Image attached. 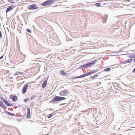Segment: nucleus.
<instances>
[{
  "mask_svg": "<svg viewBox=\"0 0 135 135\" xmlns=\"http://www.w3.org/2000/svg\"><path fill=\"white\" fill-rule=\"evenodd\" d=\"M15 8V7H14V6H10L9 7V8Z\"/></svg>",
  "mask_w": 135,
  "mask_h": 135,
  "instance_id": "22",
  "label": "nucleus"
},
{
  "mask_svg": "<svg viewBox=\"0 0 135 135\" xmlns=\"http://www.w3.org/2000/svg\"><path fill=\"white\" fill-rule=\"evenodd\" d=\"M3 102H4L5 104L7 105L8 106V102L6 100L4 99L3 100Z\"/></svg>",
  "mask_w": 135,
  "mask_h": 135,
  "instance_id": "16",
  "label": "nucleus"
},
{
  "mask_svg": "<svg viewBox=\"0 0 135 135\" xmlns=\"http://www.w3.org/2000/svg\"><path fill=\"white\" fill-rule=\"evenodd\" d=\"M0 107L2 108H4L5 107V105L3 104V103L1 101H0Z\"/></svg>",
  "mask_w": 135,
  "mask_h": 135,
  "instance_id": "12",
  "label": "nucleus"
},
{
  "mask_svg": "<svg viewBox=\"0 0 135 135\" xmlns=\"http://www.w3.org/2000/svg\"><path fill=\"white\" fill-rule=\"evenodd\" d=\"M81 5V6H84V5H83L82 4H78V5Z\"/></svg>",
  "mask_w": 135,
  "mask_h": 135,
  "instance_id": "29",
  "label": "nucleus"
},
{
  "mask_svg": "<svg viewBox=\"0 0 135 135\" xmlns=\"http://www.w3.org/2000/svg\"><path fill=\"white\" fill-rule=\"evenodd\" d=\"M66 98L59 96H56L54 98L53 100L55 101H60L65 100Z\"/></svg>",
  "mask_w": 135,
  "mask_h": 135,
  "instance_id": "3",
  "label": "nucleus"
},
{
  "mask_svg": "<svg viewBox=\"0 0 135 135\" xmlns=\"http://www.w3.org/2000/svg\"><path fill=\"white\" fill-rule=\"evenodd\" d=\"M3 55L1 57H0V59H2L3 58Z\"/></svg>",
  "mask_w": 135,
  "mask_h": 135,
  "instance_id": "30",
  "label": "nucleus"
},
{
  "mask_svg": "<svg viewBox=\"0 0 135 135\" xmlns=\"http://www.w3.org/2000/svg\"><path fill=\"white\" fill-rule=\"evenodd\" d=\"M132 61V60L131 59H129L124 61H123L122 62V64H126L127 63H129L131 62Z\"/></svg>",
  "mask_w": 135,
  "mask_h": 135,
  "instance_id": "6",
  "label": "nucleus"
},
{
  "mask_svg": "<svg viewBox=\"0 0 135 135\" xmlns=\"http://www.w3.org/2000/svg\"><path fill=\"white\" fill-rule=\"evenodd\" d=\"M29 100L28 98L27 99H24V101L25 102H26L27 101H28Z\"/></svg>",
  "mask_w": 135,
  "mask_h": 135,
  "instance_id": "25",
  "label": "nucleus"
},
{
  "mask_svg": "<svg viewBox=\"0 0 135 135\" xmlns=\"http://www.w3.org/2000/svg\"><path fill=\"white\" fill-rule=\"evenodd\" d=\"M53 114H49V115L48 118H51L53 116Z\"/></svg>",
  "mask_w": 135,
  "mask_h": 135,
  "instance_id": "19",
  "label": "nucleus"
},
{
  "mask_svg": "<svg viewBox=\"0 0 135 135\" xmlns=\"http://www.w3.org/2000/svg\"><path fill=\"white\" fill-rule=\"evenodd\" d=\"M5 7H3V8H5Z\"/></svg>",
  "mask_w": 135,
  "mask_h": 135,
  "instance_id": "35",
  "label": "nucleus"
},
{
  "mask_svg": "<svg viewBox=\"0 0 135 135\" xmlns=\"http://www.w3.org/2000/svg\"><path fill=\"white\" fill-rule=\"evenodd\" d=\"M9 115H11V116H15V115L11 113H10L9 112Z\"/></svg>",
  "mask_w": 135,
  "mask_h": 135,
  "instance_id": "24",
  "label": "nucleus"
},
{
  "mask_svg": "<svg viewBox=\"0 0 135 135\" xmlns=\"http://www.w3.org/2000/svg\"><path fill=\"white\" fill-rule=\"evenodd\" d=\"M86 76V74H83L81 75H80V76H79L76 77V78H82V77H85Z\"/></svg>",
  "mask_w": 135,
  "mask_h": 135,
  "instance_id": "15",
  "label": "nucleus"
},
{
  "mask_svg": "<svg viewBox=\"0 0 135 135\" xmlns=\"http://www.w3.org/2000/svg\"><path fill=\"white\" fill-rule=\"evenodd\" d=\"M97 61V60L93 61L91 62H89L88 63L84 64L81 66V67L84 68H88L91 66L95 64Z\"/></svg>",
  "mask_w": 135,
  "mask_h": 135,
  "instance_id": "1",
  "label": "nucleus"
},
{
  "mask_svg": "<svg viewBox=\"0 0 135 135\" xmlns=\"http://www.w3.org/2000/svg\"><path fill=\"white\" fill-rule=\"evenodd\" d=\"M96 71H95V70H92L90 71V72L91 73V74H93L96 73Z\"/></svg>",
  "mask_w": 135,
  "mask_h": 135,
  "instance_id": "18",
  "label": "nucleus"
},
{
  "mask_svg": "<svg viewBox=\"0 0 135 135\" xmlns=\"http://www.w3.org/2000/svg\"><path fill=\"white\" fill-rule=\"evenodd\" d=\"M98 75H99L98 74H95L94 76H91V79H94L95 78L98 76Z\"/></svg>",
  "mask_w": 135,
  "mask_h": 135,
  "instance_id": "14",
  "label": "nucleus"
},
{
  "mask_svg": "<svg viewBox=\"0 0 135 135\" xmlns=\"http://www.w3.org/2000/svg\"><path fill=\"white\" fill-rule=\"evenodd\" d=\"M135 71V68H134V69L132 71V72H134Z\"/></svg>",
  "mask_w": 135,
  "mask_h": 135,
  "instance_id": "31",
  "label": "nucleus"
},
{
  "mask_svg": "<svg viewBox=\"0 0 135 135\" xmlns=\"http://www.w3.org/2000/svg\"><path fill=\"white\" fill-rule=\"evenodd\" d=\"M95 6L98 7H100L101 6V4L100 3H98L95 4Z\"/></svg>",
  "mask_w": 135,
  "mask_h": 135,
  "instance_id": "13",
  "label": "nucleus"
},
{
  "mask_svg": "<svg viewBox=\"0 0 135 135\" xmlns=\"http://www.w3.org/2000/svg\"><path fill=\"white\" fill-rule=\"evenodd\" d=\"M0 36L1 37H2V32L0 31Z\"/></svg>",
  "mask_w": 135,
  "mask_h": 135,
  "instance_id": "26",
  "label": "nucleus"
},
{
  "mask_svg": "<svg viewBox=\"0 0 135 135\" xmlns=\"http://www.w3.org/2000/svg\"><path fill=\"white\" fill-rule=\"evenodd\" d=\"M55 2V0H48L41 4L42 6H46L53 4Z\"/></svg>",
  "mask_w": 135,
  "mask_h": 135,
  "instance_id": "2",
  "label": "nucleus"
},
{
  "mask_svg": "<svg viewBox=\"0 0 135 135\" xmlns=\"http://www.w3.org/2000/svg\"><path fill=\"white\" fill-rule=\"evenodd\" d=\"M26 31H28V32H29V33H31V30L29 29H27L26 30Z\"/></svg>",
  "mask_w": 135,
  "mask_h": 135,
  "instance_id": "23",
  "label": "nucleus"
},
{
  "mask_svg": "<svg viewBox=\"0 0 135 135\" xmlns=\"http://www.w3.org/2000/svg\"><path fill=\"white\" fill-rule=\"evenodd\" d=\"M111 69L110 68H108L104 69V71H110Z\"/></svg>",
  "mask_w": 135,
  "mask_h": 135,
  "instance_id": "17",
  "label": "nucleus"
},
{
  "mask_svg": "<svg viewBox=\"0 0 135 135\" xmlns=\"http://www.w3.org/2000/svg\"><path fill=\"white\" fill-rule=\"evenodd\" d=\"M12 105V104L10 103H9V106H11Z\"/></svg>",
  "mask_w": 135,
  "mask_h": 135,
  "instance_id": "27",
  "label": "nucleus"
},
{
  "mask_svg": "<svg viewBox=\"0 0 135 135\" xmlns=\"http://www.w3.org/2000/svg\"><path fill=\"white\" fill-rule=\"evenodd\" d=\"M10 98L13 101L16 102L17 100V96L14 95H11Z\"/></svg>",
  "mask_w": 135,
  "mask_h": 135,
  "instance_id": "7",
  "label": "nucleus"
},
{
  "mask_svg": "<svg viewBox=\"0 0 135 135\" xmlns=\"http://www.w3.org/2000/svg\"><path fill=\"white\" fill-rule=\"evenodd\" d=\"M91 74L90 72H88L86 74V76L90 75Z\"/></svg>",
  "mask_w": 135,
  "mask_h": 135,
  "instance_id": "21",
  "label": "nucleus"
},
{
  "mask_svg": "<svg viewBox=\"0 0 135 135\" xmlns=\"http://www.w3.org/2000/svg\"><path fill=\"white\" fill-rule=\"evenodd\" d=\"M27 117L28 118H30L31 117V116L30 115V109L28 107H27Z\"/></svg>",
  "mask_w": 135,
  "mask_h": 135,
  "instance_id": "8",
  "label": "nucleus"
},
{
  "mask_svg": "<svg viewBox=\"0 0 135 135\" xmlns=\"http://www.w3.org/2000/svg\"><path fill=\"white\" fill-rule=\"evenodd\" d=\"M28 8H37V7L36 4H33L30 6Z\"/></svg>",
  "mask_w": 135,
  "mask_h": 135,
  "instance_id": "9",
  "label": "nucleus"
},
{
  "mask_svg": "<svg viewBox=\"0 0 135 135\" xmlns=\"http://www.w3.org/2000/svg\"><path fill=\"white\" fill-rule=\"evenodd\" d=\"M12 9H9V11H10Z\"/></svg>",
  "mask_w": 135,
  "mask_h": 135,
  "instance_id": "33",
  "label": "nucleus"
},
{
  "mask_svg": "<svg viewBox=\"0 0 135 135\" xmlns=\"http://www.w3.org/2000/svg\"><path fill=\"white\" fill-rule=\"evenodd\" d=\"M60 73V74L62 75H67V73L64 72V70H61Z\"/></svg>",
  "mask_w": 135,
  "mask_h": 135,
  "instance_id": "11",
  "label": "nucleus"
},
{
  "mask_svg": "<svg viewBox=\"0 0 135 135\" xmlns=\"http://www.w3.org/2000/svg\"><path fill=\"white\" fill-rule=\"evenodd\" d=\"M15 1H12V0H9V2L12 3H15Z\"/></svg>",
  "mask_w": 135,
  "mask_h": 135,
  "instance_id": "20",
  "label": "nucleus"
},
{
  "mask_svg": "<svg viewBox=\"0 0 135 135\" xmlns=\"http://www.w3.org/2000/svg\"><path fill=\"white\" fill-rule=\"evenodd\" d=\"M4 113H7V114H8V112H5Z\"/></svg>",
  "mask_w": 135,
  "mask_h": 135,
  "instance_id": "28",
  "label": "nucleus"
},
{
  "mask_svg": "<svg viewBox=\"0 0 135 135\" xmlns=\"http://www.w3.org/2000/svg\"><path fill=\"white\" fill-rule=\"evenodd\" d=\"M69 94V91L66 89H65L60 92L59 94L61 96H66Z\"/></svg>",
  "mask_w": 135,
  "mask_h": 135,
  "instance_id": "4",
  "label": "nucleus"
},
{
  "mask_svg": "<svg viewBox=\"0 0 135 135\" xmlns=\"http://www.w3.org/2000/svg\"><path fill=\"white\" fill-rule=\"evenodd\" d=\"M47 84V80H46L44 81L42 85V87L43 88H45Z\"/></svg>",
  "mask_w": 135,
  "mask_h": 135,
  "instance_id": "10",
  "label": "nucleus"
},
{
  "mask_svg": "<svg viewBox=\"0 0 135 135\" xmlns=\"http://www.w3.org/2000/svg\"><path fill=\"white\" fill-rule=\"evenodd\" d=\"M134 61L135 62V59L134 60Z\"/></svg>",
  "mask_w": 135,
  "mask_h": 135,
  "instance_id": "34",
  "label": "nucleus"
},
{
  "mask_svg": "<svg viewBox=\"0 0 135 135\" xmlns=\"http://www.w3.org/2000/svg\"><path fill=\"white\" fill-rule=\"evenodd\" d=\"M6 12H8V9H7V10H6Z\"/></svg>",
  "mask_w": 135,
  "mask_h": 135,
  "instance_id": "32",
  "label": "nucleus"
},
{
  "mask_svg": "<svg viewBox=\"0 0 135 135\" xmlns=\"http://www.w3.org/2000/svg\"><path fill=\"white\" fill-rule=\"evenodd\" d=\"M28 87V83H26L23 86L22 91L23 94H25L27 91V90Z\"/></svg>",
  "mask_w": 135,
  "mask_h": 135,
  "instance_id": "5",
  "label": "nucleus"
}]
</instances>
